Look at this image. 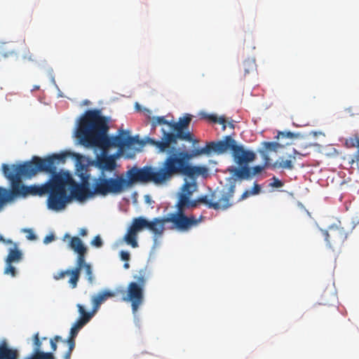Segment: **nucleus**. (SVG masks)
Listing matches in <instances>:
<instances>
[{
	"label": "nucleus",
	"instance_id": "51",
	"mask_svg": "<svg viewBox=\"0 0 359 359\" xmlns=\"http://www.w3.org/2000/svg\"><path fill=\"white\" fill-rule=\"evenodd\" d=\"M69 237H70V236H69V234L66 233V234L65 235L64 238H69Z\"/></svg>",
	"mask_w": 359,
	"mask_h": 359
},
{
	"label": "nucleus",
	"instance_id": "27",
	"mask_svg": "<svg viewBox=\"0 0 359 359\" xmlns=\"http://www.w3.org/2000/svg\"><path fill=\"white\" fill-rule=\"evenodd\" d=\"M349 144L351 147H358V150L355 154V161L359 169V138H350L346 141V144Z\"/></svg>",
	"mask_w": 359,
	"mask_h": 359
},
{
	"label": "nucleus",
	"instance_id": "10",
	"mask_svg": "<svg viewBox=\"0 0 359 359\" xmlns=\"http://www.w3.org/2000/svg\"><path fill=\"white\" fill-rule=\"evenodd\" d=\"M198 203V199L191 201L190 198H188L187 202L186 201L184 203H182V202L177 203V211L173 212L172 219L175 221L179 226L182 228V231H188L201 222L202 217L199 219H196L194 215L187 216L184 214L185 209L196 208Z\"/></svg>",
	"mask_w": 359,
	"mask_h": 359
},
{
	"label": "nucleus",
	"instance_id": "24",
	"mask_svg": "<svg viewBox=\"0 0 359 359\" xmlns=\"http://www.w3.org/2000/svg\"><path fill=\"white\" fill-rule=\"evenodd\" d=\"M203 117L207 120H208L210 122H212V123H218L219 124H222V129L223 130H225L226 129V120H225V118L224 116H220V117H217V115L215 114H203Z\"/></svg>",
	"mask_w": 359,
	"mask_h": 359
},
{
	"label": "nucleus",
	"instance_id": "34",
	"mask_svg": "<svg viewBox=\"0 0 359 359\" xmlns=\"http://www.w3.org/2000/svg\"><path fill=\"white\" fill-rule=\"evenodd\" d=\"M61 339H62V338L60 336H55L54 337V339H50V346H51V348H52L53 351H56V349H57L56 343Z\"/></svg>",
	"mask_w": 359,
	"mask_h": 359
},
{
	"label": "nucleus",
	"instance_id": "12",
	"mask_svg": "<svg viewBox=\"0 0 359 359\" xmlns=\"http://www.w3.org/2000/svg\"><path fill=\"white\" fill-rule=\"evenodd\" d=\"M172 217L173 212L168 214L166 217L163 218L156 217L151 221L147 220V229L154 234L155 239L163 235L165 230V224L166 223H172L175 229L182 231V228L179 226L172 219Z\"/></svg>",
	"mask_w": 359,
	"mask_h": 359
},
{
	"label": "nucleus",
	"instance_id": "6",
	"mask_svg": "<svg viewBox=\"0 0 359 359\" xmlns=\"http://www.w3.org/2000/svg\"><path fill=\"white\" fill-rule=\"evenodd\" d=\"M56 176L60 177L62 180L60 187L63 194L62 205L57 208V211L63 210L67 203L70 201L71 197L83 201L96 196L95 194H93L94 185L93 184L92 188H90L89 175L81 174L80 184L76 183L68 172H59Z\"/></svg>",
	"mask_w": 359,
	"mask_h": 359
},
{
	"label": "nucleus",
	"instance_id": "26",
	"mask_svg": "<svg viewBox=\"0 0 359 359\" xmlns=\"http://www.w3.org/2000/svg\"><path fill=\"white\" fill-rule=\"evenodd\" d=\"M272 168H280L283 169L292 170L294 168L293 161L291 159L283 160L282 159L280 162L276 161L272 165Z\"/></svg>",
	"mask_w": 359,
	"mask_h": 359
},
{
	"label": "nucleus",
	"instance_id": "46",
	"mask_svg": "<svg viewBox=\"0 0 359 359\" xmlns=\"http://www.w3.org/2000/svg\"><path fill=\"white\" fill-rule=\"evenodd\" d=\"M72 352H70V351H67L65 353L64 358H65V359H70V358H71V355H72Z\"/></svg>",
	"mask_w": 359,
	"mask_h": 359
},
{
	"label": "nucleus",
	"instance_id": "13",
	"mask_svg": "<svg viewBox=\"0 0 359 359\" xmlns=\"http://www.w3.org/2000/svg\"><path fill=\"white\" fill-rule=\"evenodd\" d=\"M147 219L142 217L134 218L131 225L129 226L127 233L124 236V240L128 245L135 248L138 247L137 241V233L147 229Z\"/></svg>",
	"mask_w": 359,
	"mask_h": 359
},
{
	"label": "nucleus",
	"instance_id": "42",
	"mask_svg": "<svg viewBox=\"0 0 359 359\" xmlns=\"http://www.w3.org/2000/svg\"><path fill=\"white\" fill-rule=\"evenodd\" d=\"M261 188L259 184H255L252 191H250L252 195L258 194L260 192Z\"/></svg>",
	"mask_w": 359,
	"mask_h": 359
},
{
	"label": "nucleus",
	"instance_id": "45",
	"mask_svg": "<svg viewBox=\"0 0 359 359\" xmlns=\"http://www.w3.org/2000/svg\"><path fill=\"white\" fill-rule=\"evenodd\" d=\"M53 240H54V236L53 235H49V236H47L44 238L43 243H46V244H48L50 242L53 241Z\"/></svg>",
	"mask_w": 359,
	"mask_h": 359
},
{
	"label": "nucleus",
	"instance_id": "39",
	"mask_svg": "<svg viewBox=\"0 0 359 359\" xmlns=\"http://www.w3.org/2000/svg\"><path fill=\"white\" fill-rule=\"evenodd\" d=\"M38 359H54L51 353H38Z\"/></svg>",
	"mask_w": 359,
	"mask_h": 359
},
{
	"label": "nucleus",
	"instance_id": "38",
	"mask_svg": "<svg viewBox=\"0 0 359 359\" xmlns=\"http://www.w3.org/2000/svg\"><path fill=\"white\" fill-rule=\"evenodd\" d=\"M294 135L291 133V132H287V133H285V132H279L278 135H277V138H284V137H287V138H292L294 137Z\"/></svg>",
	"mask_w": 359,
	"mask_h": 359
},
{
	"label": "nucleus",
	"instance_id": "31",
	"mask_svg": "<svg viewBox=\"0 0 359 359\" xmlns=\"http://www.w3.org/2000/svg\"><path fill=\"white\" fill-rule=\"evenodd\" d=\"M85 270V273L87 277V280L90 283H93V269L90 266V264H88L86 266V267L83 268Z\"/></svg>",
	"mask_w": 359,
	"mask_h": 359
},
{
	"label": "nucleus",
	"instance_id": "15",
	"mask_svg": "<svg viewBox=\"0 0 359 359\" xmlns=\"http://www.w3.org/2000/svg\"><path fill=\"white\" fill-rule=\"evenodd\" d=\"M264 169V166L262 165H255L252 168L249 166H243L242 168H233L231 170V172L240 180H248L260 173Z\"/></svg>",
	"mask_w": 359,
	"mask_h": 359
},
{
	"label": "nucleus",
	"instance_id": "18",
	"mask_svg": "<svg viewBox=\"0 0 359 359\" xmlns=\"http://www.w3.org/2000/svg\"><path fill=\"white\" fill-rule=\"evenodd\" d=\"M197 189V184L196 182H185L182 187V193L177 202H187V198H191L193 193Z\"/></svg>",
	"mask_w": 359,
	"mask_h": 359
},
{
	"label": "nucleus",
	"instance_id": "2",
	"mask_svg": "<svg viewBox=\"0 0 359 359\" xmlns=\"http://www.w3.org/2000/svg\"><path fill=\"white\" fill-rule=\"evenodd\" d=\"M174 161L168 158L163 167L144 166L141 168H133L127 172L128 178L123 175H116L114 177H107L105 173H100L93 180V194L106 196L109 194L117 195L125 191L135 182L162 184L169 181V177L174 170Z\"/></svg>",
	"mask_w": 359,
	"mask_h": 359
},
{
	"label": "nucleus",
	"instance_id": "35",
	"mask_svg": "<svg viewBox=\"0 0 359 359\" xmlns=\"http://www.w3.org/2000/svg\"><path fill=\"white\" fill-rule=\"evenodd\" d=\"M272 180H273V182L270 184V185L271 187H276V188H280L283 186V183L280 180L276 178V177H273L272 178Z\"/></svg>",
	"mask_w": 359,
	"mask_h": 359
},
{
	"label": "nucleus",
	"instance_id": "33",
	"mask_svg": "<svg viewBox=\"0 0 359 359\" xmlns=\"http://www.w3.org/2000/svg\"><path fill=\"white\" fill-rule=\"evenodd\" d=\"M67 343L69 346L68 351L72 352L75 347V337H69L67 340Z\"/></svg>",
	"mask_w": 359,
	"mask_h": 359
},
{
	"label": "nucleus",
	"instance_id": "9",
	"mask_svg": "<svg viewBox=\"0 0 359 359\" xmlns=\"http://www.w3.org/2000/svg\"><path fill=\"white\" fill-rule=\"evenodd\" d=\"M235 188V184H231L226 189L212 191L210 196L199 197L198 201L216 210H226L232 205L231 200L233 197Z\"/></svg>",
	"mask_w": 359,
	"mask_h": 359
},
{
	"label": "nucleus",
	"instance_id": "36",
	"mask_svg": "<svg viewBox=\"0 0 359 359\" xmlns=\"http://www.w3.org/2000/svg\"><path fill=\"white\" fill-rule=\"evenodd\" d=\"M24 231L26 232L27 234L26 236V238L29 241H34L36 239V236L33 232V231L30 229H24Z\"/></svg>",
	"mask_w": 359,
	"mask_h": 359
},
{
	"label": "nucleus",
	"instance_id": "43",
	"mask_svg": "<svg viewBox=\"0 0 359 359\" xmlns=\"http://www.w3.org/2000/svg\"><path fill=\"white\" fill-rule=\"evenodd\" d=\"M262 153V155H263V157H264V164L263 166L265 167H267L270 165V158L268 156V155L264 154L263 152Z\"/></svg>",
	"mask_w": 359,
	"mask_h": 359
},
{
	"label": "nucleus",
	"instance_id": "23",
	"mask_svg": "<svg viewBox=\"0 0 359 359\" xmlns=\"http://www.w3.org/2000/svg\"><path fill=\"white\" fill-rule=\"evenodd\" d=\"M15 54L13 48L10 47L8 43L0 41V58L8 57Z\"/></svg>",
	"mask_w": 359,
	"mask_h": 359
},
{
	"label": "nucleus",
	"instance_id": "41",
	"mask_svg": "<svg viewBox=\"0 0 359 359\" xmlns=\"http://www.w3.org/2000/svg\"><path fill=\"white\" fill-rule=\"evenodd\" d=\"M34 344H35V346L36 347V351H37V352L34 354V355H36L38 353H41L40 351H39V349L40 348L41 343V341L39 340V334L38 333H36L34 335Z\"/></svg>",
	"mask_w": 359,
	"mask_h": 359
},
{
	"label": "nucleus",
	"instance_id": "29",
	"mask_svg": "<svg viewBox=\"0 0 359 359\" xmlns=\"http://www.w3.org/2000/svg\"><path fill=\"white\" fill-rule=\"evenodd\" d=\"M262 145L266 151H276L278 149L283 147L281 144L275 142H264Z\"/></svg>",
	"mask_w": 359,
	"mask_h": 359
},
{
	"label": "nucleus",
	"instance_id": "25",
	"mask_svg": "<svg viewBox=\"0 0 359 359\" xmlns=\"http://www.w3.org/2000/svg\"><path fill=\"white\" fill-rule=\"evenodd\" d=\"M243 68L244 70V76H246L250 72H253L256 70V64L255 60L248 59L245 60L243 63Z\"/></svg>",
	"mask_w": 359,
	"mask_h": 359
},
{
	"label": "nucleus",
	"instance_id": "50",
	"mask_svg": "<svg viewBox=\"0 0 359 359\" xmlns=\"http://www.w3.org/2000/svg\"><path fill=\"white\" fill-rule=\"evenodd\" d=\"M0 242H6V239L1 235H0Z\"/></svg>",
	"mask_w": 359,
	"mask_h": 359
},
{
	"label": "nucleus",
	"instance_id": "32",
	"mask_svg": "<svg viewBox=\"0 0 359 359\" xmlns=\"http://www.w3.org/2000/svg\"><path fill=\"white\" fill-rule=\"evenodd\" d=\"M8 200V191L6 189L0 187V201L4 203Z\"/></svg>",
	"mask_w": 359,
	"mask_h": 359
},
{
	"label": "nucleus",
	"instance_id": "22",
	"mask_svg": "<svg viewBox=\"0 0 359 359\" xmlns=\"http://www.w3.org/2000/svg\"><path fill=\"white\" fill-rule=\"evenodd\" d=\"M151 130H155L158 125H165L167 126L166 131L170 132V125L172 122L167 121L164 116H154L151 118Z\"/></svg>",
	"mask_w": 359,
	"mask_h": 359
},
{
	"label": "nucleus",
	"instance_id": "1",
	"mask_svg": "<svg viewBox=\"0 0 359 359\" xmlns=\"http://www.w3.org/2000/svg\"><path fill=\"white\" fill-rule=\"evenodd\" d=\"M191 121V116L186 114L182 118H180L177 122H172L170 132L166 131L165 128L163 127L161 128L162 137L160 140L150 137L147 139V142L155 147L158 153L168 154L159 167H163L168 158H171L174 161V170L169 177V181L177 175H184L194 179L199 175L207 172L208 170L205 167L194 166L189 164V160L192 156H195L194 153L190 154L187 151L176 147L177 140L192 141L191 134L189 131H185Z\"/></svg>",
	"mask_w": 359,
	"mask_h": 359
},
{
	"label": "nucleus",
	"instance_id": "14",
	"mask_svg": "<svg viewBox=\"0 0 359 359\" xmlns=\"http://www.w3.org/2000/svg\"><path fill=\"white\" fill-rule=\"evenodd\" d=\"M323 235L327 245L331 248L343 243L347 237L344 228L334 225L330 226L327 231H323Z\"/></svg>",
	"mask_w": 359,
	"mask_h": 359
},
{
	"label": "nucleus",
	"instance_id": "19",
	"mask_svg": "<svg viewBox=\"0 0 359 359\" xmlns=\"http://www.w3.org/2000/svg\"><path fill=\"white\" fill-rule=\"evenodd\" d=\"M23 259V253L18 248V244L14 243L13 248L9 249L8 255L5 259L6 263H19Z\"/></svg>",
	"mask_w": 359,
	"mask_h": 359
},
{
	"label": "nucleus",
	"instance_id": "48",
	"mask_svg": "<svg viewBox=\"0 0 359 359\" xmlns=\"http://www.w3.org/2000/svg\"><path fill=\"white\" fill-rule=\"evenodd\" d=\"M123 267H124V269H129L130 265H129V264H128V262H126V263L123 264Z\"/></svg>",
	"mask_w": 359,
	"mask_h": 359
},
{
	"label": "nucleus",
	"instance_id": "5",
	"mask_svg": "<svg viewBox=\"0 0 359 359\" xmlns=\"http://www.w3.org/2000/svg\"><path fill=\"white\" fill-rule=\"evenodd\" d=\"M228 150L232 151L233 160L239 165V168L248 166V164L256 158V154L254 151L246 150L243 146L238 145L235 140L230 135L224 137V140L221 141L208 142L204 147L195 149L194 155L205 154L209 156L212 153L221 154Z\"/></svg>",
	"mask_w": 359,
	"mask_h": 359
},
{
	"label": "nucleus",
	"instance_id": "37",
	"mask_svg": "<svg viewBox=\"0 0 359 359\" xmlns=\"http://www.w3.org/2000/svg\"><path fill=\"white\" fill-rule=\"evenodd\" d=\"M91 245L97 248H100L102 245V241L100 236H96L93 238V240L91 241Z\"/></svg>",
	"mask_w": 359,
	"mask_h": 359
},
{
	"label": "nucleus",
	"instance_id": "7",
	"mask_svg": "<svg viewBox=\"0 0 359 359\" xmlns=\"http://www.w3.org/2000/svg\"><path fill=\"white\" fill-rule=\"evenodd\" d=\"M134 278L135 281L130 282L126 289L119 287L116 289V291L117 296L121 297L122 302L130 304L133 313L135 315L144 302L147 279L142 271L135 276Z\"/></svg>",
	"mask_w": 359,
	"mask_h": 359
},
{
	"label": "nucleus",
	"instance_id": "3",
	"mask_svg": "<svg viewBox=\"0 0 359 359\" xmlns=\"http://www.w3.org/2000/svg\"><path fill=\"white\" fill-rule=\"evenodd\" d=\"M34 165L29 161L20 164H2L1 170L4 177L10 181L11 194L13 196L27 197L42 196L48 194L47 205L49 209L57 211L62 205V192L60 185L61 179L56 174L46 183L41 185L32 184L29 186L22 184V177L30 179L36 174H32L30 165Z\"/></svg>",
	"mask_w": 359,
	"mask_h": 359
},
{
	"label": "nucleus",
	"instance_id": "28",
	"mask_svg": "<svg viewBox=\"0 0 359 359\" xmlns=\"http://www.w3.org/2000/svg\"><path fill=\"white\" fill-rule=\"evenodd\" d=\"M86 325L76 320L70 329L69 337H75L77 336L79 330Z\"/></svg>",
	"mask_w": 359,
	"mask_h": 359
},
{
	"label": "nucleus",
	"instance_id": "49",
	"mask_svg": "<svg viewBox=\"0 0 359 359\" xmlns=\"http://www.w3.org/2000/svg\"><path fill=\"white\" fill-rule=\"evenodd\" d=\"M4 243H9V244H14L11 240H6V242H4Z\"/></svg>",
	"mask_w": 359,
	"mask_h": 359
},
{
	"label": "nucleus",
	"instance_id": "11",
	"mask_svg": "<svg viewBox=\"0 0 359 359\" xmlns=\"http://www.w3.org/2000/svg\"><path fill=\"white\" fill-rule=\"evenodd\" d=\"M69 154L68 153H62L59 154H53L43 158L34 156L32 158L31 161H29L34 165L31 164L29 165L32 168L29 171H33V172H32V174L44 172L50 173L53 176V175L58 173L56 172L57 168L55 164L65 163L66 158Z\"/></svg>",
	"mask_w": 359,
	"mask_h": 359
},
{
	"label": "nucleus",
	"instance_id": "20",
	"mask_svg": "<svg viewBox=\"0 0 359 359\" xmlns=\"http://www.w3.org/2000/svg\"><path fill=\"white\" fill-rule=\"evenodd\" d=\"M38 353L28 359H38ZM0 359H18V351L8 348L6 345H0Z\"/></svg>",
	"mask_w": 359,
	"mask_h": 359
},
{
	"label": "nucleus",
	"instance_id": "21",
	"mask_svg": "<svg viewBox=\"0 0 359 359\" xmlns=\"http://www.w3.org/2000/svg\"><path fill=\"white\" fill-rule=\"evenodd\" d=\"M76 307L79 313V317L77 320L85 325H86L96 313L93 309L91 311H86L85 308L80 304H78Z\"/></svg>",
	"mask_w": 359,
	"mask_h": 359
},
{
	"label": "nucleus",
	"instance_id": "47",
	"mask_svg": "<svg viewBox=\"0 0 359 359\" xmlns=\"http://www.w3.org/2000/svg\"><path fill=\"white\" fill-rule=\"evenodd\" d=\"M79 235L81 236H85L87 235V230L85 229H81L79 231Z\"/></svg>",
	"mask_w": 359,
	"mask_h": 359
},
{
	"label": "nucleus",
	"instance_id": "8",
	"mask_svg": "<svg viewBox=\"0 0 359 359\" xmlns=\"http://www.w3.org/2000/svg\"><path fill=\"white\" fill-rule=\"evenodd\" d=\"M69 247L78 255L76 261V266L72 269L58 271L53 275V278L56 280H59L64 278L65 276L67 275L69 276L68 283L70 287L72 288H76L80 278L81 269L86 267V265L89 264L86 262L87 248L83 245L82 241L78 236L71 238Z\"/></svg>",
	"mask_w": 359,
	"mask_h": 359
},
{
	"label": "nucleus",
	"instance_id": "40",
	"mask_svg": "<svg viewBox=\"0 0 359 359\" xmlns=\"http://www.w3.org/2000/svg\"><path fill=\"white\" fill-rule=\"evenodd\" d=\"M120 257L122 260L128 262L130 260V255L128 252L122 250L120 252Z\"/></svg>",
	"mask_w": 359,
	"mask_h": 359
},
{
	"label": "nucleus",
	"instance_id": "30",
	"mask_svg": "<svg viewBox=\"0 0 359 359\" xmlns=\"http://www.w3.org/2000/svg\"><path fill=\"white\" fill-rule=\"evenodd\" d=\"M4 273L7 275H11L13 277H15L16 276V270L15 268L13 266V263H6Z\"/></svg>",
	"mask_w": 359,
	"mask_h": 359
},
{
	"label": "nucleus",
	"instance_id": "44",
	"mask_svg": "<svg viewBox=\"0 0 359 359\" xmlns=\"http://www.w3.org/2000/svg\"><path fill=\"white\" fill-rule=\"evenodd\" d=\"M250 195H252L251 192L250 191H248V190H246L241 195L240 201L243 200V199L249 197Z\"/></svg>",
	"mask_w": 359,
	"mask_h": 359
},
{
	"label": "nucleus",
	"instance_id": "16",
	"mask_svg": "<svg viewBox=\"0 0 359 359\" xmlns=\"http://www.w3.org/2000/svg\"><path fill=\"white\" fill-rule=\"evenodd\" d=\"M95 165L100 170V173H105V172H112L116 168L115 157L112 155L99 156L96 158Z\"/></svg>",
	"mask_w": 359,
	"mask_h": 359
},
{
	"label": "nucleus",
	"instance_id": "17",
	"mask_svg": "<svg viewBox=\"0 0 359 359\" xmlns=\"http://www.w3.org/2000/svg\"><path fill=\"white\" fill-rule=\"evenodd\" d=\"M117 296L116 290L114 291L104 290L98 292L91 298V302L93 304V309L94 312H96L100 309V306L103 304L109 297H114Z\"/></svg>",
	"mask_w": 359,
	"mask_h": 359
},
{
	"label": "nucleus",
	"instance_id": "4",
	"mask_svg": "<svg viewBox=\"0 0 359 359\" xmlns=\"http://www.w3.org/2000/svg\"><path fill=\"white\" fill-rule=\"evenodd\" d=\"M108 130L107 120L101 116L100 110H88L79 120L76 136L86 147L102 149L114 147L122 149L134 144V138L128 132L120 130L118 135L109 137Z\"/></svg>",
	"mask_w": 359,
	"mask_h": 359
}]
</instances>
